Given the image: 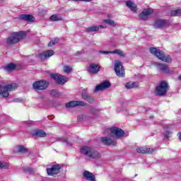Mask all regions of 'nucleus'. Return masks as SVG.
<instances>
[{
	"label": "nucleus",
	"instance_id": "f257e3e1",
	"mask_svg": "<svg viewBox=\"0 0 181 181\" xmlns=\"http://www.w3.org/2000/svg\"><path fill=\"white\" fill-rule=\"evenodd\" d=\"M25 36H26V33L23 31L13 33L7 38L6 43L7 45H15V43H18V42L22 40Z\"/></svg>",
	"mask_w": 181,
	"mask_h": 181
},
{
	"label": "nucleus",
	"instance_id": "f03ea898",
	"mask_svg": "<svg viewBox=\"0 0 181 181\" xmlns=\"http://www.w3.org/2000/svg\"><path fill=\"white\" fill-rule=\"evenodd\" d=\"M81 152L83 155L88 156V158H92V159H98L99 158H101V154L100 153L88 146H82Z\"/></svg>",
	"mask_w": 181,
	"mask_h": 181
},
{
	"label": "nucleus",
	"instance_id": "7ed1b4c3",
	"mask_svg": "<svg viewBox=\"0 0 181 181\" xmlns=\"http://www.w3.org/2000/svg\"><path fill=\"white\" fill-rule=\"evenodd\" d=\"M150 52L154 56H156L158 59L162 60V62H165V63H170L172 62V58L169 55H165L163 52L157 49L156 48L151 47L150 48Z\"/></svg>",
	"mask_w": 181,
	"mask_h": 181
},
{
	"label": "nucleus",
	"instance_id": "20e7f679",
	"mask_svg": "<svg viewBox=\"0 0 181 181\" xmlns=\"http://www.w3.org/2000/svg\"><path fill=\"white\" fill-rule=\"evenodd\" d=\"M18 88L16 83H11L1 87L0 90V95H2L4 98H8L9 97V91H13Z\"/></svg>",
	"mask_w": 181,
	"mask_h": 181
},
{
	"label": "nucleus",
	"instance_id": "39448f33",
	"mask_svg": "<svg viewBox=\"0 0 181 181\" xmlns=\"http://www.w3.org/2000/svg\"><path fill=\"white\" fill-rule=\"evenodd\" d=\"M168 90H169V84L168 82L163 81L156 88V95H165L168 93Z\"/></svg>",
	"mask_w": 181,
	"mask_h": 181
},
{
	"label": "nucleus",
	"instance_id": "423d86ee",
	"mask_svg": "<svg viewBox=\"0 0 181 181\" xmlns=\"http://www.w3.org/2000/svg\"><path fill=\"white\" fill-rule=\"evenodd\" d=\"M115 71L118 77H125V69L119 60L115 61Z\"/></svg>",
	"mask_w": 181,
	"mask_h": 181
},
{
	"label": "nucleus",
	"instance_id": "0eeeda50",
	"mask_svg": "<svg viewBox=\"0 0 181 181\" xmlns=\"http://www.w3.org/2000/svg\"><path fill=\"white\" fill-rule=\"evenodd\" d=\"M47 87H49V82H46V81L43 80L37 81L34 82L33 84V88H34V90H46Z\"/></svg>",
	"mask_w": 181,
	"mask_h": 181
},
{
	"label": "nucleus",
	"instance_id": "6e6552de",
	"mask_svg": "<svg viewBox=\"0 0 181 181\" xmlns=\"http://www.w3.org/2000/svg\"><path fill=\"white\" fill-rule=\"evenodd\" d=\"M52 78H54V80L58 83L63 86L64 83H67L69 81V78L63 76V75H57L56 74H51Z\"/></svg>",
	"mask_w": 181,
	"mask_h": 181
},
{
	"label": "nucleus",
	"instance_id": "1a4fd4ad",
	"mask_svg": "<svg viewBox=\"0 0 181 181\" xmlns=\"http://www.w3.org/2000/svg\"><path fill=\"white\" fill-rule=\"evenodd\" d=\"M107 131L110 132L116 138H122L125 134L122 129L118 127H112L110 129H107Z\"/></svg>",
	"mask_w": 181,
	"mask_h": 181
},
{
	"label": "nucleus",
	"instance_id": "9d476101",
	"mask_svg": "<svg viewBox=\"0 0 181 181\" xmlns=\"http://www.w3.org/2000/svg\"><path fill=\"white\" fill-rule=\"evenodd\" d=\"M86 105H87V103H85L84 101H77V100L71 101L66 104V108H71L73 107H77V106L86 107Z\"/></svg>",
	"mask_w": 181,
	"mask_h": 181
},
{
	"label": "nucleus",
	"instance_id": "9b49d317",
	"mask_svg": "<svg viewBox=\"0 0 181 181\" xmlns=\"http://www.w3.org/2000/svg\"><path fill=\"white\" fill-rule=\"evenodd\" d=\"M100 53H102V54H117L118 56H120V57H125V53H124V51L118 49L113 51H100Z\"/></svg>",
	"mask_w": 181,
	"mask_h": 181
},
{
	"label": "nucleus",
	"instance_id": "f8f14e48",
	"mask_svg": "<svg viewBox=\"0 0 181 181\" xmlns=\"http://www.w3.org/2000/svg\"><path fill=\"white\" fill-rule=\"evenodd\" d=\"M109 87H111V83L108 81H105L103 83H100V85H98L95 87L94 91L95 93H97V91L107 90V88H109Z\"/></svg>",
	"mask_w": 181,
	"mask_h": 181
},
{
	"label": "nucleus",
	"instance_id": "ddd939ff",
	"mask_svg": "<svg viewBox=\"0 0 181 181\" xmlns=\"http://www.w3.org/2000/svg\"><path fill=\"white\" fill-rule=\"evenodd\" d=\"M54 54V52L53 50H47L44 52L39 54L38 57L41 60H46V59H49V57H52Z\"/></svg>",
	"mask_w": 181,
	"mask_h": 181
},
{
	"label": "nucleus",
	"instance_id": "4468645a",
	"mask_svg": "<svg viewBox=\"0 0 181 181\" xmlns=\"http://www.w3.org/2000/svg\"><path fill=\"white\" fill-rule=\"evenodd\" d=\"M47 172L49 176H53V175H57L60 172V165H54L51 168H47Z\"/></svg>",
	"mask_w": 181,
	"mask_h": 181
},
{
	"label": "nucleus",
	"instance_id": "2eb2a0df",
	"mask_svg": "<svg viewBox=\"0 0 181 181\" xmlns=\"http://www.w3.org/2000/svg\"><path fill=\"white\" fill-rule=\"evenodd\" d=\"M136 152H138V153H153V152H156V149L146 147H139L136 148Z\"/></svg>",
	"mask_w": 181,
	"mask_h": 181
},
{
	"label": "nucleus",
	"instance_id": "dca6fc26",
	"mask_svg": "<svg viewBox=\"0 0 181 181\" xmlns=\"http://www.w3.org/2000/svg\"><path fill=\"white\" fill-rule=\"evenodd\" d=\"M169 25V22L167 20H156L154 23V26L156 28H163L165 26H168Z\"/></svg>",
	"mask_w": 181,
	"mask_h": 181
},
{
	"label": "nucleus",
	"instance_id": "f3484780",
	"mask_svg": "<svg viewBox=\"0 0 181 181\" xmlns=\"http://www.w3.org/2000/svg\"><path fill=\"white\" fill-rule=\"evenodd\" d=\"M153 11L151 8L148 9H144L142 13L139 15L140 19H142L143 21H145L146 19H148V16L152 13Z\"/></svg>",
	"mask_w": 181,
	"mask_h": 181
},
{
	"label": "nucleus",
	"instance_id": "a211bd4d",
	"mask_svg": "<svg viewBox=\"0 0 181 181\" xmlns=\"http://www.w3.org/2000/svg\"><path fill=\"white\" fill-rule=\"evenodd\" d=\"M101 141L104 145H112V146H115V145H117V141H112L108 137H102Z\"/></svg>",
	"mask_w": 181,
	"mask_h": 181
},
{
	"label": "nucleus",
	"instance_id": "6ab92c4d",
	"mask_svg": "<svg viewBox=\"0 0 181 181\" xmlns=\"http://www.w3.org/2000/svg\"><path fill=\"white\" fill-rule=\"evenodd\" d=\"M83 177L86 179V180L88 181H95V176L92 173H90V171H84L83 174Z\"/></svg>",
	"mask_w": 181,
	"mask_h": 181
},
{
	"label": "nucleus",
	"instance_id": "aec40b11",
	"mask_svg": "<svg viewBox=\"0 0 181 181\" xmlns=\"http://www.w3.org/2000/svg\"><path fill=\"white\" fill-rule=\"evenodd\" d=\"M155 64L157 66V67H158L160 71H163V73H169L170 69L169 67H168V65L159 63H155Z\"/></svg>",
	"mask_w": 181,
	"mask_h": 181
},
{
	"label": "nucleus",
	"instance_id": "412c9836",
	"mask_svg": "<svg viewBox=\"0 0 181 181\" xmlns=\"http://www.w3.org/2000/svg\"><path fill=\"white\" fill-rule=\"evenodd\" d=\"M100 71V67L97 64H91L89 66V73L97 74Z\"/></svg>",
	"mask_w": 181,
	"mask_h": 181
},
{
	"label": "nucleus",
	"instance_id": "4be33fe9",
	"mask_svg": "<svg viewBox=\"0 0 181 181\" xmlns=\"http://www.w3.org/2000/svg\"><path fill=\"white\" fill-rule=\"evenodd\" d=\"M33 135L34 136H39L40 138H45V136H47L46 132L40 129L33 132Z\"/></svg>",
	"mask_w": 181,
	"mask_h": 181
},
{
	"label": "nucleus",
	"instance_id": "5701e85b",
	"mask_svg": "<svg viewBox=\"0 0 181 181\" xmlns=\"http://www.w3.org/2000/svg\"><path fill=\"white\" fill-rule=\"evenodd\" d=\"M100 28H102L103 29H105V28H107V25H101L98 26L93 25L88 28L86 29V32H89V33L98 32V30H100Z\"/></svg>",
	"mask_w": 181,
	"mask_h": 181
},
{
	"label": "nucleus",
	"instance_id": "b1692460",
	"mask_svg": "<svg viewBox=\"0 0 181 181\" xmlns=\"http://www.w3.org/2000/svg\"><path fill=\"white\" fill-rule=\"evenodd\" d=\"M20 19L23 21H27L28 22H33L35 21V17L28 14H22L19 16Z\"/></svg>",
	"mask_w": 181,
	"mask_h": 181
},
{
	"label": "nucleus",
	"instance_id": "393cba45",
	"mask_svg": "<svg viewBox=\"0 0 181 181\" xmlns=\"http://www.w3.org/2000/svg\"><path fill=\"white\" fill-rule=\"evenodd\" d=\"M126 5L133 12H136V6H135V4H134V2L129 1L126 2Z\"/></svg>",
	"mask_w": 181,
	"mask_h": 181
},
{
	"label": "nucleus",
	"instance_id": "a878e982",
	"mask_svg": "<svg viewBox=\"0 0 181 181\" xmlns=\"http://www.w3.org/2000/svg\"><path fill=\"white\" fill-rule=\"evenodd\" d=\"M15 69H16V65L13 63L9 64L6 67H4V70L8 72L13 71Z\"/></svg>",
	"mask_w": 181,
	"mask_h": 181
},
{
	"label": "nucleus",
	"instance_id": "bb28decb",
	"mask_svg": "<svg viewBox=\"0 0 181 181\" xmlns=\"http://www.w3.org/2000/svg\"><path fill=\"white\" fill-rule=\"evenodd\" d=\"M62 16L59 14H54L49 18V21H52V22H57L62 21Z\"/></svg>",
	"mask_w": 181,
	"mask_h": 181
},
{
	"label": "nucleus",
	"instance_id": "cd10ccee",
	"mask_svg": "<svg viewBox=\"0 0 181 181\" xmlns=\"http://www.w3.org/2000/svg\"><path fill=\"white\" fill-rule=\"evenodd\" d=\"M126 88H135V87H138V83L136 82H129L125 85Z\"/></svg>",
	"mask_w": 181,
	"mask_h": 181
},
{
	"label": "nucleus",
	"instance_id": "c85d7f7f",
	"mask_svg": "<svg viewBox=\"0 0 181 181\" xmlns=\"http://www.w3.org/2000/svg\"><path fill=\"white\" fill-rule=\"evenodd\" d=\"M17 151L21 153H26L28 152V148H25L23 146H17Z\"/></svg>",
	"mask_w": 181,
	"mask_h": 181
},
{
	"label": "nucleus",
	"instance_id": "c756f323",
	"mask_svg": "<svg viewBox=\"0 0 181 181\" xmlns=\"http://www.w3.org/2000/svg\"><path fill=\"white\" fill-rule=\"evenodd\" d=\"M103 22L105 23H107V25H110V26H113V27L117 26L115 21L110 20V19L104 20Z\"/></svg>",
	"mask_w": 181,
	"mask_h": 181
},
{
	"label": "nucleus",
	"instance_id": "7c9ffc66",
	"mask_svg": "<svg viewBox=\"0 0 181 181\" xmlns=\"http://www.w3.org/2000/svg\"><path fill=\"white\" fill-rule=\"evenodd\" d=\"M170 15L171 16H181V9L172 11Z\"/></svg>",
	"mask_w": 181,
	"mask_h": 181
},
{
	"label": "nucleus",
	"instance_id": "2f4dec72",
	"mask_svg": "<svg viewBox=\"0 0 181 181\" xmlns=\"http://www.w3.org/2000/svg\"><path fill=\"white\" fill-rule=\"evenodd\" d=\"M72 68L70 66H64V71L66 74H69V73H71Z\"/></svg>",
	"mask_w": 181,
	"mask_h": 181
},
{
	"label": "nucleus",
	"instance_id": "473e14b6",
	"mask_svg": "<svg viewBox=\"0 0 181 181\" xmlns=\"http://www.w3.org/2000/svg\"><path fill=\"white\" fill-rule=\"evenodd\" d=\"M59 42V39H54V40H52L49 44H48V46L49 47H52V46H54V45H56V43H58Z\"/></svg>",
	"mask_w": 181,
	"mask_h": 181
},
{
	"label": "nucleus",
	"instance_id": "72a5a7b5",
	"mask_svg": "<svg viewBox=\"0 0 181 181\" xmlns=\"http://www.w3.org/2000/svg\"><path fill=\"white\" fill-rule=\"evenodd\" d=\"M8 164L0 161V169H6Z\"/></svg>",
	"mask_w": 181,
	"mask_h": 181
},
{
	"label": "nucleus",
	"instance_id": "f704fd0d",
	"mask_svg": "<svg viewBox=\"0 0 181 181\" xmlns=\"http://www.w3.org/2000/svg\"><path fill=\"white\" fill-rule=\"evenodd\" d=\"M98 112H100V110H98V109H93L90 111V114H93V115H95V114H98Z\"/></svg>",
	"mask_w": 181,
	"mask_h": 181
},
{
	"label": "nucleus",
	"instance_id": "c9c22d12",
	"mask_svg": "<svg viewBox=\"0 0 181 181\" xmlns=\"http://www.w3.org/2000/svg\"><path fill=\"white\" fill-rule=\"evenodd\" d=\"M82 98L83 100L88 101V100L90 98V96L87 94H82Z\"/></svg>",
	"mask_w": 181,
	"mask_h": 181
},
{
	"label": "nucleus",
	"instance_id": "e433bc0d",
	"mask_svg": "<svg viewBox=\"0 0 181 181\" xmlns=\"http://www.w3.org/2000/svg\"><path fill=\"white\" fill-rule=\"evenodd\" d=\"M88 103L93 104V103H94V98L89 96V98L88 99Z\"/></svg>",
	"mask_w": 181,
	"mask_h": 181
},
{
	"label": "nucleus",
	"instance_id": "4c0bfd02",
	"mask_svg": "<svg viewBox=\"0 0 181 181\" xmlns=\"http://www.w3.org/2000/svg\"><path fill=\"white\" fill-rule=\"evenodd\" d=\"M59 141H61V142H67L66 139H59Z\"/></svg>",
	"mask_w": 181,
	"mask_h": 181
},
{
	"label": "nucleus",
	"instance_id": "58836bf2",
	"mask_svg": "<svg viewBox=\"0 0 181 181\" xmlns=\"http://www.w3.org/2000/svg\"><path fill=\"white\" fill-rule=\"evenodd\" d=\"M78 121H81V119H83V115L78 116Z\"/></svg>",
	"mask_w": 181,
	"mask_h": 181
},
{
	"label": "nucleus",
	"instance_id": "ea45409f",
	"mask_svg": "<svg viewBox=\"0 0 181 181\" xmlns=\"http://www.w3.org/2000/svg\"><path fill=\"white\" fill-rule=\"evenodd\" d=\"M178 138H179L180 141H181V132H180L178 134Z\"/></svg>",
	"mask_w": 181,
	"mask_h": 181
},
{
	"label": "nucleus",
	"instance_id": "a19ab883",
	"mask_svg": "<svg viewBox=\"0 0 181 181\" xmlns=\"http://www.w3.org/2000/svg\"><path fill=\"white\" fill-rule=\"evenodd\" d=\"M179 80L181 81V74L178 76Z\"/></svg>",
	"mask_w": 181,
	"mask_h": 181
},
{
	"label": "nucleus",
	"instance_id": "79ce46f5",
	"mask_svg": "<svg viewBox=\"0 0 181 181\" xmlns=\"http://www.w3.org/2000/svg\"><path fill=\"white\" fill-rule=\"evenodd\" d=\"M28 172L32 173L33 170L32 169L28 170Z\"/></svg>",
	"mask_w": 181,
	"mask_h": 181
}]
</instances>
